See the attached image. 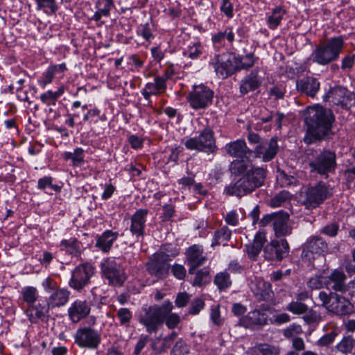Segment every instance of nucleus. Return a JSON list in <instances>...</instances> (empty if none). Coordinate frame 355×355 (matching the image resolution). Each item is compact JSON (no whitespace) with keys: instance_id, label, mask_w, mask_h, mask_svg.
<instances>
[{"instance_id":"nucleus-1","label":"nucleus","mask_w":355,"mask_h":355,"mask_svg":"<svg viewBox=\"0 0 355 355\" xmlns=\"http://www.w3.org/2000/svg\"><path fill=\"white\" fill-rule=\"evenodd\" d=\"M232 166V171L237 175V179L235 182L225 188L226 194L241 198L263 184L266 178L263 168H254L248 161L244 159L235 160Z\"/></svg>"},{"instance_id":"nucleus-2","label":"nucleus","mask_w":355,"mask_h":355,"mask_svg":"<svg viewBox=\"0 0 355 355\" xmlns=\"http://www.w3.org/2000/svg\"><path fill=\"white\" fill-rule=\"evenodd\" d=\"M344 47L342 37H334L320 42L312 51L311 60L321 66H325L337 60Z\"/></svg>"},{"instance_id":"nucleus-3","label":"nucleus","mask_w":355,"mask_h":355,"mask_svg":"<svg viewBox=\"0 0 355 355\" xmlns=\"http://www.w3.org/2000/svg\"><path fill=\"white\" fill-rule=\"evenodd\" d=\"M304 121L309 134L317 140L328 137L334 121L332 112H306Z\"/></svg>"},{"instance_id":"nucleus-4","label":"nucleus","mask_w":355,"mask_h":355,"mask_svg":"<svg viewBox=\"0 0 355 355\" xmlns=\"http://www.w3.org/2000/svg\"><path fill=\"white\" fill-rule=\"evenodd\" d=\"M173 309V305L169 302H165L162 306H150L145 309L140 316V322L146 327L149 333L157 331L164 320V317Z\"/></svg>"},{"instance_id":"nucleus-5","label":"nucleus","mask_w":355,"mask_h":355,"mask_svg":"<svg viewBox=\"0 0 355 355\" xmlns=\"http://www.w3.org/2000/svg\"><path fill=\"white\" fill-rule=\"evenodd\" d=\"M171 245H166L164 250L155 253L147 263V270L151 275L159 279L167 275L169 268L168 262L178 254L177 249L171 250Z\"/></svg>"},{"instance_id":"nucleus-6","label":"nucleus","mask_w":355,"mask_h":355,"mask_svg":"<svg viewBox=\"0 0 355 355\" xmlns=\"http://www.w3.org/2000/svg\"><path fill=\"white\" fill-rule=\"evenodd\" d=\"M331 195V190L324 184L319 183L310 187L305 192L290 196V200L295 198L300 204L315 207Z\"/></svg>"},{"instance_id":"nucleus-7","label":"nucleus","mask_w":355,"mask_h":355,"mask_svg":"<svg viewBox=\"0 0 355 355\" xmlns=\"http://www.w3.org/2000/svg\"><path fill=\"white\" fill-rule=\"evenodd\" d=\"M323 100L329 105L338 106L340 109L349 110L355 104V94L345 87H331L323 96Z\"/></svg>"},{"instance_id":"nucleus-8","label":"nucleus","mask_w":355,"mask_h":355,"mask_svg":"<svg viewBox=\"0 0 355 355\" xmlns=\"http://www.w3.org/2000/svg\"><path fill=\"white\" fill-rule=\"evenodd\" d=\"M184 145L189 150L207 153H214L216 150L214 132L210 129H205L198 137L187 139Z\"/></svg>"},{"instance_id":"nucleus-9","label":"nucleus","mask_w":355,"mask_h":355,"mask_svg":"<svg viewBox=\"0 0 355 355\" xmlns=\"http://www.w3.org/2000/svg\"><path fill=\"white\" fill-rule=\"evenodd\" d=\"M211 64L214 67L217 76L223 79L230 76L237 69L238 62L234 54L225 53L221 55H216L213 58Z\"/></svg>"},{"instance_id":"nucleus-10","label":"nucleus","mask_w":355,"mask_h":355,"mask_svg":"<svg viewBox=\"0 0 355 355\" xmlns=\"http://www.w3.org/2000/svg\"><path fill=\"white\" fill-rule=\"evenodd\" d=\"M101 270L110 284L121 286L125 279L123 268L112 258L107 259L101 263Z\"/></svg>"},{"instance_id":"nucleus-11","label":"nucleus","mask_w":355,"mask_h":355,"mask_svg":"<svg viewBox=\"0 0 355 355\" xmlns=\"http://www.w3.org/2000/svg\"><path fill=\"white\" fill-rule=\"evenodd\" d=\"M309 166L311 172L315 171L320 174L331 172L336 166V155L329 150L323 151L314 160L310 162Z\"/></svg>"},{"instance_id":"nucleus-12","label":"nucleus","mask_w":355,"mask_h":355,"mask_svg":"<svg viewBox=\"0 0 355 355\" xmlns=\"http://www.w3.org/2000/svg\"><path fill=\"white\" fill-rule=\"evenodd\" d=\"M94 273V268L88 263L80 264L72 272L69 285L76 290H80L87 285Z\"/></svg>"},{"instance_id":"nucleus-13","label":"nucleus","mask_w":355,"mask_h":355,"mask_svg":"<svg viewBox=\"0 0 355 355\" xmlns=\"http://www.w3.org/2000/svg\"><path fill=\"white\" fill-rule=\"evenodd\" d=\"M213 92L203 85L195 86L189 96V103L193 109H205L211 103Z\"/></svg>"},{"instance_id":"nucleus-14","label":"nucleus","mask_w":355,"mask_h":355,"mask_svg":"<svg viewBox=\"0 0 355 355\" xmlns=\"http://www.w3.org/2000/svg\"><path fill=\"white\" fill-rule=\"evenodd\" d=\"M327 250L326 242L318 236H313L307 240L302 251V257L311 261Z\"/></svg>"},{"instance_id":"nucleus-15","label":"nucleus","mask_w":355,"mask_h":355,"mask_svg":"<svg viewBox=\"0 0 355 355\" xmlns=\"http://www.w3.org/2000/svg\"><path fill=\"white\" fill-rule=\"evenodd\" d=\"M77 345L81 347L94 349L100 343L101 338L97 331L90 328L79 329L75 335Z\"/></svg>"},{"instance_id":"nucleus-16","label":"nucleus","mask_w":355,"mask_h":355,"mask_svg":"<svg viewBox=\"0 0 355 355\" xmlns=\"http://www.w3.org/2000/svg\"><path fill=\"white\" fill-rule=\"evenodd\" d=\"M267 315L264 311L254 310L239 318V325L248 329H257L266 324Z\"/></svg>"},{"instance_id":"nucleus-17","label":"nucleus","mask_w":355,"mask_h":355,"mask_svg":"<svg viewBox=\"0 0 355 355\" xmlns=\"http://www.w3.org/2000/svg\"><path fill=\"white\" fill-rule=\"evenodd\" d=\"M278 150L277 141L276 138H272L269 141H263L254 148L255 156L263 162H269L276 155Z\"/></svg>"},{"instance_id":"nucleus-18","label":"nucleus","mask_w":355,"mask_h":355,"mask_svg":"<svg viewBox=\"0 0 355 355\" xmlns=\"http://www.w3.org/2000/svg\"><path fill=\"white\" fill-rule=\"evenodd\" d=\"M270 221H273V228L277 237H282L288 232V215L287 214L278 213L265 216L261 223L264 225Z\"/></svg>"},{"instance_id":"nucleus-19","label":"nucleus","mask_w":355,"mask_h":355,"mask_svg":"<svg viewBox=\"0 0 355 355\" xmlns=\"http://www.w3.org/2000/svg\"><path fill=\"white\" fill-rule=\"evenodd\" d=\"M66 70L67 67L64 63L50 65L38 80L39 85L42 88H45L48 84L52 83L54 78L58 79L62 78L64 72Z\"/></svg>"},{"instance_id":"nucleus-20","label":"nucleus","mask_w":355,"mask_h":355,"mask_svg":"<svg viewBox=\"0 0 355 355\" xmlns=\"http://www.w3.org/2000/svg\"><path fill=\"white\" fill-rule=\"evenodd\" d=\"M90 312V306L86 302L80 300H76L69 308V316L72 322H78L88 315Z\"/></svg>"},{"instance_id":"nucleus-21","label":"nucleus","mask_w":355,"mask_h":355,"mask_svg":"<svg viewBox=\"0 0 355 355\" xmlns=\"http://www.w3.org/2000/svg\"><path fill=\"white\" fill-rule=\"evenodd\" d=\"M346 275L340 270H334L326 277L327 286H330L335 291L346 293L347 284H345Z\"/></svg>"},{"instance_id":"nucleus-22","label":"nucleus","mask_w":355,"mask_h":355,"mask_svg":"<svg viewBox=\"0 0 355 355\" xmlns=\"http://www.w3.org/2000/svg\"><path fill=\"white\" fill-rule=\"evenodd\" d=\"M148 211L146 209H139L131 216V224L130 230L137 237L144 234L146 225Z\"/></svg>"},{"instance_id":"nucleus-23","label":"nucleus","mask_w":355,"mask_h":355,"mask_svg":"<svg viewBox=\"0 0 355 355\" xmlns=\"http://www.w3.org/2000/svg\"><path fill=\"white\" fill-rule=\"evenodd\" d=\"M205 257L202 255V248L194 245L187 251V261L190 266L189 273H192L195 269L203 264Z\"/></svg>"},{"instance_id":"nucleus-24","label":"nucleus","mask_w":355,"mask_h":355,"mask_svg":"<svg viewBox=\"0 0 355 355\" xmlns=\"http://www.w3.org/2000/svg\"><path fill=\"white\" fill-rule=\"evenodd\" d=\"M297 89L310 96H314L320 89V83L313 77H305L296 82Z\"/></svg>"},{"instance_id":"nucleus-25","label":"nucleus","mask_w":355,"mask_h":355,"mask_svg":"<svg viewBox=\"0 0 355 355\" xmlns=\"http://www.w3.org/2000/svg\"><path fill=\"white\" fill-rule=\"evenodd\" d=\"M327 310L338 315H345L350 311V302L342 296L331 294V302L327 306Z\"/></svg>"},{"instance_id":"nucleus-26","label":"nucleus","mask_w":355,"mask_h":355,"mask_svg":"<svg viewBox=\"0 0 355 355\" xmlns=\"http://www.w3.org/2000/svg\"><path fill=\"white\" fill-rule=\"evenodd\" d=\"M69 297V292L64 288H58L53 291L47 300L48 309H53L65 305Z\"/></svg>"},{"instance_id":"nucleus-27","label":"nucleus","mask_w":355,"mask_h":355,"mask_svg":"<svg viewBox=\"0 0 355 355\" xmlns=\"http://www.w3.org/2000/svg\"><path fill=\"white\" fill-rule=\"evenodd\" d=\"M234 33L232 27H226L224 31H219L212 35L211 40L215 48L225 46L226 41L232 44L234 41Z\"/></svg>"},{"instance_id":"nucleus-28","label":"nucleus","mask_w":355,"mask_h":355,"mask_svg":"<svg viewBox=\"0 0 355 355\" xmlns=\"http://www.w3.org/2000/svg\"><path fill=\"white\" fill-rule=\"evenodd\" d=\"M250 288L254 294L260 299H266L271 293L270 284L263 279L255 278L251 282Z\"/></svg>"},{"instance_id":"nucleus-29","label":"nucleus","mask_w":355,"mask_h":355,"mask_svg":"<svg viewBox=\"0 0 355 355\" xmlns=\"http://www.w3.org/2000/svg\"><path fill=\"white\" fill-rule=\"evenodd\" d=\"M225 151L231 156L243 158L248 153V148L244 140L239 139L226 144Z\"/></svg>"},{"instance_id":"nucleus-30","label":"nucleus","mask_w":355,"mask_h":355,"mask_svg":"<svg viewBox=\"0 0 355 355\" xmlns=\"http://www.w3.org/2000/svg\"><path fill=\"white\" fill-rule=\"evenodd\" d=\"M118 233L107 230L100 236L96 243V246L104 252H108L114 241L117 239Z\"/></svg>"},{"instance_id":"nucleus-31","label":"nucleus","mask_w":355,"mask_h":355,"mask_svg":"<svg viewBox=\"0 0 355 355\" xmlns=\"http://www.w3.org/2000/svg\"><path fill=\"white\" fill-rule=\"evenodd\" d=\"M261 83V78L256 73H251L242 80L240 85V92L241 94H245L256 89Z\"/></svg>"},{"instance_id":"nucleus-32","label":"nucleus","mask_w":355,"mask_h":355,"mask_svg":"<svg viewBox=\"0 0 355 355\" xmlns=\"http://www.w3.org/2000/svg\"><path fill=\"white\" fill-rule=\"evenodd\" d=\"M265 241V237L262 234H257L253 242L246 245L247 253L251 259H255L260 253Z\"/></svg>"},{"instance_id":"nucleus-33","label":"nucleus","mask_w":355,"mask_h":355,"mask_svg":"<svg viewBox=\"0 0 355 355\" xmlns=\"http://www.w3.org/2000/svg\"><path fill=\"white\" fill-rule=\"evenodd\" d=\"M62 157L67 161L71 160L73 166H80L84 163V150L76 148L73 152H64Z\"/></svg>"},{"instance_id":"nucleus-34","label":"nucleus","mask_w":355,"mask_h":355,"mask_svg":"<svg viewBox=\"0 0 355 355\" xmlns=\"http://www.w3.org/2000/svg\"><path fill=\"white\" fill-rule=\"evenodd\" d=\"M25 80L24 79L18 80L15 83H12L9 86L10 91L13 89L16 90L17 98L21 101H27L29 100V96L27 89L25 88L24 84Z\"/></svg>"},{"instance_id":"nucleus-35","label":"nucleus","mask_w":355,"mask_h":355,"mask_svg":"<svg viewBox=\"0 0 355 355\" xmlns=\"http://www.w3.org/2000/svg\"><path fill=\"white\" fill-rule=\"evenodd\" d=\"M49 309H48V306L38 307L36 305H32L29 306V307L27 309L26 315L31 322H34L37 319L42 318V317H44L48 312Z\"/></svg>"},{"instance_id":"nucleus-36","label":"nucleus","mask_w":355,"mask_h":355,"mask_svg":"<svg viewBox=\"0 0 355 355\" xmlns=\"http://www.w3.org/2000/svg\"><path fill=\"white\" fill-rule=\"evenodd\" d=\"M23 300L30 306H32L37 299V291L33 286H26L21 289Z\"/></svg>"},{"instance_id":"nucleus-37","label":"nucleus","mask_w":355,"mask_h":355,"mask_svg":"<svg viewBox=\"0 0 355 355\" xmlns=\"http://www.w3.org/2000/svg\"><path fill=\"white\" fill-rule=\"evenodd\" d=\"M231 234V231L227 227H223L216 232L211 245H219L224 241H228L230 239Z\"/></svg>"},{"instance_id":"nucleus-38","label":"nucleus","mask_w":355,"mask_h":355,"mask_svg":"<svg viewBox=\"0 0 355 355\" xmlns=\"http://www.w3.org/2000/svg\"><path fill=\"white\" fill-rule=\"evenodd\" d=\"M355 345V340L352 336L344 337L343 340L337 345V349L342 353L347 354L352 351Z\"/></svg>"},{"instance_id":"nucleus-39","label":"nucleus","mask_w":355,"mask_h":355,"mask_svg":"<svg viewBox=\"0 0 355 355\" xmlns=\"http://www.w3.org/2000/svg\"><path fill=\"white\" fill-rule=\"evenodd\" d=\"M214 283L219 289H224L229 287L231 285L232 282L228 273L221 272L216 275Z\"/></svg>"},{"instance_id":"nucleus-40","label":"nucleus","mask_w":355,"mask_h":355,"mask_svg":"<svg viewBox=\"0 0 355 355\" xmlns=\"http://www.w3.org/2000/svg\"><path fill=\"white\" fill-rule=\"evenodd\" d=\"M284 14L285 11L282 10L281 8H275L268 19L270 28H275L279 24Z\"/></svg>"},{"instance_id":"nucleus-41","label":"nucleus","mask_w":355,"mask_h":355,"mask_svg":"<svg viewBox=\"0 0 355 355\" xmlns=\"http://www.w3.org/2000/svg\"><path fill=\"white\" fill-rule=\"evenodd\" d=\"M202 47L198 43H195L189 46L188 49L184 51V55L191 59H196L202 53Z\"/></svg>"},{"instance_id":"nucleus-42","label":"nucleus","mask_w":355,"mask_h":355,"mask_svg":"<svg viewBox=\"0 0 355 355\" xmlns=\"http://www.w3.org/2000/svg\"><path fill=\"white\" fill-rule=\"evenodd\" d=\"M102 3L103 7L95 14L96 19H99L101 16H109L114 2L113 0H103Z\"/></svg>"},{"instance_id":"nucleus-43","label":"nucleus","mask_w":355,"mask_h":355,"mask_svg":"<svg viewBox=\"0 0 355 355\" xmlns=\"http://www.w3.org/2000/svg\"><path fill=\"white\" fill-rule=\"evenodd\" d=\"M325 285L327 286L326 278L320 276H315L309 279L308 286L312 289H320Z\"/></svg>"},{"instance_id":"nucleus-44","label":"nucleus","mask_w":355,"mask_h":355,"mask_svg":"<svg viewBox=\"0 0 355 355\" xmlns=\"http://www.w3.org/2000/svg\"><path fill=\"white\" fill-rule=\"evenodd\" d=\"M137 33L147 41H150L154 37L152 31L148 24L141 25L137 29Z\"/></svg>"},{"instance_id":"nucleus-45","label":"nucleus","mask_w":355,"mask_h":355,"mask_svg":"<svg viewBox=\"0 0 355 355\" xmlns=\"http://www.w3.org/2000/svg\"><path fill=\"white\" fill-rule=\"evenodd\" d=\"M166 326L169 329H173L178 326L180 319L178 315L172 313L171 311L164 317Z\"/></svg>"},{"instance_id":"nucleus-46","label":"nucleus","mask_w":355,"mask_h":355,"mask_svg":"<svg viewBox=\"0 0 355 355\" xmlns=\"http://www.w3.org/2000/svg\"><path fill=\"white\" fill-rule=\"evenodd\" d=\"M307 306L302 302H294L290 303V311L294 314H303L306 312Z\"/></svg>"},{"instance_id":"nucleus-47","label":"nucleus","mask_w":355,"mask_h":355,"mask_svg":"<svg viewBox=\"0 0 355 355\" xmlns=\"http://www.w3.org/2000/svg\"><path fill=\"white\" fill-rule=\"evenodd\" d=\"M141 93L146 98H148L150 95H157L160 92L155 85V83H148L145 85Z\"/></svg>"},{"instance_id":"nucleus-48","label":"nucleus","mask_w":355,"mask_h":355,"mask_svg":"<svg viewBox=\"0 0 355 355\" xmlns=\"http://www.w3.org/2000/svg\"><path fill=\"white\" fill-rule=\"evenodd\" d=\"M38 187L42 189H51L54 191L58 189V187L52 184V179L50 177H44L38 180Z\"/></svg>"},{"instance_id":"nucleus-49","label":"nucleus","mask_w":355,"mask_h":355,"mask_svg":"<svg viewBox=\"0 0 355 355\" xmlns=\"http://www.w3.org/2000/svg\"><path fill=\"white\" fill-rule=\"evenodd\" d=\"M257 350L260 355H278V350L270 345L264 344L261 345L257 347Z\"/></svg>"},{"instance_id":"nucleus-50","label":"nucleus","mask_w":355,"mask_h":355,"mask_svg":"<svg viewBox=\"0 0 355 355\" xmlns=\"http://www.w3.org/2000/svg\"><path fill=\"white\" fill-rule=\"evenodd\" d=\"M254 62L255 60L252 54L246 55L241 58L240 63H238L237 69L249 68L254 64Z\"/></svg>"},{"instance_id":"nucleus-51","label":"nucleus","mask_w":355,"mask_h":355,"mask_svg":"<svg viewBox=\"0 0 355 355\" xmlns=\"http://www.w3.org/2000/svg\"><path fill=\"white\" fill-rule=\"evenodd\" d=\"M278 242V245L275 249L276 257L277 259H282L284 257V254L286 252V251L288 248V244L285 239H281Z\"/></svg>"},{"instance_id":"nucleus-52","label":"nucleus","mask_w":355,"mask_h":355,"mask_svg":"<svg viewBox=\"0 0 355 355\" xmlns=\"http://www.w3.org/2000/svg\"><path fill=\"white\" fill-rule=\"evenodd\" d=\"M210 318L214 324L220 325L223 322V319L220 315L219 306H213L211 309Z\"/></svg>"},{"instance_id":"nucleus-53","label":"nucleus","mask_w":355,"mask_h":355,"mask_svg":"<svg viewBox=\"0 0 355 355\" xmlns=\"http://www.w3.org/2000/svg\"><path fill=\"white\" fill-rule=\"evenodd\" d=\"M37 5V9L40 10L43 8H49L54 12L55 11V0H35Z\"/></svg>"},{"instance_id":"nucleus-54","label":"nucleus","mask_w":355,"mask_h":355,"mask_svg":"<svg viewBox=\"0 0 355 355\" xmlns=\"http://www.w3.org/2000/svg\"><path fill=\"white\" fill-rule=\"evenodd\" d=\"M337 334L335 331H331L323 336L318 342L320 346H326L331 343L336 338Z\"/></svg>"},{"instance_id":"nucleus-55","label":"nucleus","mask_w":355,"mask_h":355,"mask_svg":"<svg viewBox=\"0 0 355 355\" xmlns=\"http://www.w3.org/2000/svg\"><path fill=\"white\" fill-rule=\"evenodd\" d=\"M173 275L178 279H183L186 276V269L180 264H175L172 267Z\"/></svg>"},{"instance_id":"nucleus-56","label":"nucleus","mask_w":355,"mask_h":355,"mask_svg":"<svg viewBox=\"0 0 355 355\" xmlns=\"http://www.w3.org/2000/svg\"><path fill=\"white\" fill-rule=\"evenodd\" d=\"M220 10L229 18L233 17V6L229 0H223Z\"/></svg>"},{"instance_id":"nucleus-57","label":"nucleus","mask_w":355,"mask_h":355,"mask_svg":"<svg viewBox=\"0 0 355 355\" xmlns=\"http://www.w3.org/2000/svg\"><path fill=\"white\" fill-rule=\"evenodd\" d=\"M204 302L202 300H195L191 306L189 313L192 315L198 314L204 307Z\"/></svg>"},{"instance_id":"nucleus-58","label":"nucleus","mask_w":355,"mask_h":355,"mask_svg":"<svg viewBox=\"0 0 355 355\" xmlns=\"http://www.w3.org/2000/svg\"><path fill=\"white\" fill-rule=\"evenodd\" d=\"M118 317L122 324H125L129 322L131 318V313L128 309L122 308L118 311Z\"/></svg>"},{"instance_id":"nucleus-59","label":"nucleus","mask_w":355,"mask_h":355,"mask_svg":"<svg viewBox=\"0 0 355 355\" xmlns=\"http://www.w3.org/2000/svg\"><path fill=\"white\" fill-rule=\"evenodd\" d=\"M208 272L207 271H198L193 281V285L200 286L208 281Z\"/></svg>"},{"instance_id":"nucleus-60","label":"nucleus","mask_w":355,"mask_h":355,"mask_svg":"<svg viewBox=\"0 0 355 355\" xmlns=\"http://www.w3.org/2000/svg\"><path fill=\"white\" fill-rule=\"evenodd\" d=\"M188 352L187 347L184 345V343L180 342L177 343L174 346L172 355H185Z\"/></svg>"},{"instance_id":"nucleus-61","label":"nucleus","mask_w":355,"mask_h":355,"mask_svg":"<svg viewBox=\"0 0 355 355\" xmlns=\"http://www.w3.org/2000/svg\"><path fill=\"white\" fill-rule=\"evenodd\" d=\"M40 99L43 103L47 105H54L56 101L55 96L53 94V92L51 90H48L42 94L40 96Z\"/></svg>"},{"instance_id":"nucleus-62","label":"nucleus","mask_w":355,"mask_h":355,"mask_svg":"<svg viewBox=\"0 0 355 355\" xmlns=\"http://www.w3.org/2000/svg\"><path fill=\"white\" fill-rule=\"evenodd\" d=\"M225 222L232 226H236L239 223V218L237 214L234 211H231L228 212L225 217Z\"/></svg>"},{"instance_id":"nucleus-63","label":"nucleus","mask_w":355,"mask_h":355,"mask_svg":"<svg viewBox=\"0 0 355 355\" xmlns=\"http://www.w3.org/2000/svg\"><path fill=\"white\" fill-rule=\"evenodd\" d=\"M189 296L186 293H181L178 295L175 300V304L178 307L184 306L188 302Z\"/></svg>"},{"instance_id":"nucleus-64","label":"nucleus","mask_w":355,"mask_h":355,"mask_svg":"<svg viewBox=\"0 0 355 355\" xmlns=\"http://www.w3.org/2000/svg\"><path fill=\"white\" fill-rule=\"evenodd\" d=\"M338 230V226L336 224H331L329 225L325 226L322 232L324 234H327L330 236H334L337 234Z\"/></svg>"}]
</instances>
